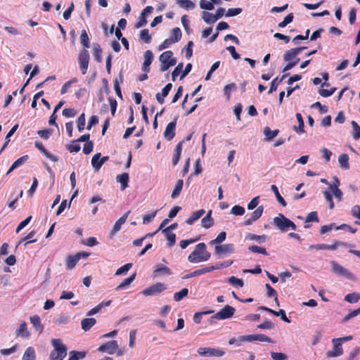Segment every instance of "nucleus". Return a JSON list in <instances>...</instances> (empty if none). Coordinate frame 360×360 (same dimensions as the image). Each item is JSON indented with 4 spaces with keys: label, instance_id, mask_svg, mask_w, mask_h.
I'll return each instance as SVG.
<instances>
[{
    "label": "nucleus",
    "instance_id": "603ef678",
    "mask_svg": "<svg viewBox=\"0 0 360 360\" xmlns=\"http://www.w3.org/2000/svg\"><path fill=\"white\" fill-rule=\"evenodd\" d=\"M140 39L143 41L145 43H150L151 41V36L149 34V30L148 29H143L140 32L139 34Z\"/></svg>",
    "mask_w": 360,
    "mask_h": 360
},
{
    "label": "nucleus",
    "instance_id": "f257e3e1",
    "mask_svg": "<svg viewBox=\"0 0 360 360\" xmlns=\"http://www.w3.org/2000/svg\"><path fill=\"white\" fill-rule=\"evenodd\" d=\"M210 253L207 250L204 243L196 245L195 250L188 255V260L191 263H199L207 261L210 258Z\"/></svg>",
    "mask_w": 360,
    "mask_h": 360
},
{
    "label": "nucleus",
    "instance_id": "f03ea898",
    "mask_svg": "<svg viewBox=\"0 0 360 360\" xmlns=\"http://www.w3.org/2000/svg\"><path fill=\"white\" fill-rule=\"evenodd\" d=\"M51 345L53 350L51 352L50 360H63L67 355V347L63 344L61 339H52Z\"/></svg>",
    "mask_w": 360,
    "mask_h": 360
},
{
    "label": "nucleus",
    "instance_id": "e2e57ef3",
    "mask_svg": "<svg viewBox=\"0 0 360 360\" xmlns=\"http://www.w3.org/2000/svg\"><path fill=\"white\" fill-rule=\"evenodd\" d=\"M294 16L292 13L288 14L283 19V20L278 23L279 27H285L288 24L290 23L293 20Z\"/></svg>",
    "mask_w": 360,
    "mask_h": 360
},
{
    "label": "nucleus",
    "instance_id": "0eeeda50",
    "mask_svg": "<svg viewBox=\"0 0 360 360\" xmlns=\"http://www.w3.org/2000/svg\"><path fill=\"white\" fill-rule=\"evenodd\" d=\"M167 289V285L162 283H157L145 288L142 293L145 296H153L158 295Z\"/></svg>",
    "mask_w": 360,
    "mask_h": 360
},
{
    "label": "nucleus",
    "instance_id": "864d4df0",
    "mask_svg": "<svg viewBox=\"0 0 360 360\" xmlns=\"http://www.w3.org/2000/svg\"><path fill=\"white\" fill-rule=\"evenodd\" d=\"M171 37L175 43L178 42L181 38V31L179 27L173 28L171 31Z\"/></svg>",
    "mask_w": 360,
    "mask_h": 360
},
{
    "label": "nucleus",
    "instance_id": "aec40b11",
    "mask_svg": "<svg viewBox=\"0 0 360 360\" xmlns=\"http://www.w3.org/2000/svg\"><path fill=\"white\" fill-rule=\"evenodd\" d=\"M184 143V141H181L174 148V152L172 157V165L174 166H175L179 161Z\"/></svg>",
    "mask_w": 360,
    "mask_h": 360
},
{
    "label": "nucleus",
    "instance_id": "a211bd4d",
    "mask_svg": "<svg viewBox=\"0 0 360 360\" xmlns=\"http://www.w3.org/2000/svg\"><path fill=\"white\" fill-rule=\"evenodd\" d=\"M172 88V84L171 83H168L166 86L162 89L161 93H158L155 96L158 102L160 104H163L165 102V98L168 95L169 92L171 91Z\"/></svg>",
    "mask_w": 360,
    "mask_h": 360
},
{
    "label": "nucleus",
    "instance_id": "ddd939ff",
    "mask_svg": "<svg viewBox=\"0 0 360 360\" xmlns=\"http://www.w3.org/2000/svg\"><path fill=\"white\" fill-rule=\"evenodd\" d=\"M306 46H301L298 48L291 49L288 50L283 55V60L285 61H290L292 60H295V58H298L297 56L304 49H306Z\"/></svg>",
    "mask_w": 360,
    "mask_h": 360
},
{
    "label": "nucleus",
    "instance_id": "7ed1b4c3",
    "mask_svg": "<svg viewBox=\"0 0 360 360\" xmlns=\"http://www.w3.org/2000/svg\"><path fill=\"white\" fill-rule=\"evenodd\" d=\"M332 268V271L338 276H343L351 281H356V277L351 273L347 269L343 267L335 261L330 262Z\"/></svg>",
    "mask_w": 360,
    "mask_h": 360
},
{
    "label": "nucleus",
    "instance_id": "423d86ee",
    "mask_svg": "<svg viewBox=\"0 0 360 360\" xmlns=\"http://www.w3.org/2000/svg\"><path fill=\"white\" fill-rule=\"evenodd\" d=\"M238 340L240 342L247 341V342H254V341H259V342H267L269 343H273L274 341L266 335L264 334H253V335H241L238 337Z\"/></svg>",
    "mask_w": 360,
    "mask_h": 360
},
{
    "label": "nucleus",
    "instance_id": "5fc2aeb1",
    "mask_svg": "<svg viewBox=\"0 0 360 360\" xmlns=\"http://www.w3.org/2000/svg\"><path fill=\"white\" fill-rule=\"evenodd\" d=\"M229 283L237 288H242L244 285L243 281L235 276H231L230 278H229Z\"/></svg>",
    "mask_w": 360,
    "mask_h": 360
},
{
    "label": "nucleus",
    "instance_id": "0e129e2a",
    "mask_svg": "<svg viewBox=\"0 0 360 360\" xmlns=\"http://www.w3.org/2000/svg\"><path fill=\"white\" fill-rule=\"evenodd\" d=\"M226 237V233L225 231H221L215 239L210 241V244L211 245L219 244V243H222L224 240H225Z\"/></svg>",
    "mask_w": 360,
    "mask_h": 360
},
{
    "label": "nucleus",
    "instance_id": "a18cd8bd",
    "mask_svg": "<svg viewBox=\"0 0 360 360\" xmlns=\"http://www.w3.org/2000/svg\"><path fill=\"white\" fill-rule=\"evenodd\" d=\"M69 321H70L69 317L67 316L64 314H60L58 315L53 319L54 323H56L58 325L67 324L69 322Z\"/></svg>",
    "mask_w": 360,
    "mask_h": 360
},
{
    "label": "nucleus",
    "instance_id": "f704fd0d",
    "mask_svg": "<svg viewBox=\"0 0 360 360\" xmlns=\"http://www.w3.org/2000/svg\"><path fill=\"white\" fill-rule=\"evenodd\" d=\"M30 322L33 325V326L36 328V330H39L41 333L44 330V327L41 323V320L39 316L34 315L30 317Z\"/></svg>",
    "mask_w": 360,
    "mask_h": 360
},
{
    "label": "nucleus",
    "instance_id": "37998d69",
    "mask_svg": "<svg viewBox=\"0 0 360 360\" xmlns=\"http://www.w3.org/2000/svg\"><path fill=\"white\" fill-rule=\"evenodd\" d=\"M351 124L352 126V136L354 140L360 139V126L355 121H352Z\"/></svg>",
    "mask_w": 360,
    "mask_h": 360
},
{
    "label": "nucleus",
    "instance_id": "20e7f679",
    "mask_svg": "<svg viewBox=\"0 0 360 360\" xmlns=\"http://www.w3.org/2000/svg\"><path fill=\"white\" fill-rule=\"evenodd\" d=\"M236 311V309L229 305H226L219 311L211 316V321L213 319L224 320L232 317Z\"/></svg>",
    "mask_w": 360,
    "mask_h": 360
},
{
    "label": "nucleus",
    "instance_id": "13d9d810",
    "mask_svg": "<svg viewBox=\"0 0 360 360\" xmlns=\"http://www.w3.org/2000/svg\"><path fill=\"white\" fill-rule=\"evenodd\" d=\"M132 263H127L123 265L122 266L120 267L115 272V276H120L122 274H125L131 267H132Z\"/></svg>",
    "mask_w": 360,
    "mask_h": 360
},
{
    "label": "nucleus",
    "instance_id": "bb28decb",
    "mask_svg": "<svg viewBox=\"0 0 360 360\" xmlns=\"http://www.w3.org/2000/svg\"><path fill=\"white\" fill-rule=\"evenodd\" d=\"M289 74L288 73H286V74H284L281 77H276V78H274L271 83V86H270V89L269 90V94H271L272 92L274 91H276V89H277V87L278 86V84L282 82V81Z\"/></svg>",
    "mask_w": 360,
    "mask_h": 360
},
{
    "label": "nucleus",
    "instance_id": "4468645a",
    "mask_svg": "<svg viewBox=\"0 0 360 360\" xmlns=\"http://www.w3.org/2000/svg\"><path fill=\"white\" fill-rule=\"evenodd\" d=\"M130 212L131 211H127L118 220L116 221L110 233V237H112L116 233H117L121 229L122 225L126 222Z\"/></svg>",
    "mask_w": 360,
    "mask_h": 360
},
{
    "label": "nucleus",
    "instance_id": "774afa93",
    "mask_svg": "<svg viewBox=\"0 0 360 360\" xmlns=\"http://www.w3.org/2000/svg\"><path fill=\"white\" fill-rule=\"evenodd\" d=\"M271 356L274 360H286L288 359V356L281 352H271Z\"/></svg>",
    "mask_w": 360,
    "mask_h": 360
},
{
    "label": "nucleus",
    "instance_id": "69168bd1",
    "mask_svg": "<svg viewBox=\"0 0 360 360\" xmlns=\"http://www.w3.org/2000/svg\"><path fill=\"white\" fill-rule=\"evenodd\" d=\"M77 122L79 131H82V130H84L86 123L84 113H82L79 116Z\"/></svg>",
    "mask_w": 360,
    "mask_h": 360
},
{
    "label": "nucleus",
    "instance_id": "473e14b6",
    "mask_svg": "<svg viewBox=\"0 0 360 360\" xmlns=\"http://www.w3.org/2000/svg\"><path fill=\"white\" fill-rule=\"evenodd\" d=\"M101 54L102 49L101 48V46L97 43L94 44L93 56L94 57L95 60H96L98 63H101L102 61Z\"/></svg>",
    "mask_w": 360,
    "mask_h": 360
},
{
    "label": "nucleus",
    "instance_id": "9b49d317",
    "mask_svg": "<svg viewBox=\"0 0 360 360\" xmlns=\"http://www.w3.org/2000/svg\"><path fill=\"white\" fill-rule=\"evenodd\" d=\"M118 344L116 340H110L108 342L101 345L98 350L101 352H107L109 354H114L118 349Z\"/></svg>",
    "mask_w": 360,
    "mask_h": 360
},
{
    "label": "nucleus",
    "instance_id": "c03bdc74",
    "mask_svg": "<svg viewBox=\"0 0 360 360\" xmlns=\"http://www.w3.org/2000/svg\"><path fill=\"white\" fill-rule=\"evenodd\" d=\"M345 300L349 303H356L360 300V294L357 292L349 293L345 296Z\"/></svg>",
    "mask_w": 360,
    "mask_h": 360
},
{
    "label": "nucleus",
    "instance_id": "4be33fe9",
    "mask_svg": "<svg viewBox=\"0 0 360 360\" xmlns=\"http://www.w3.org/2000/svg\"><path fill=\"white\" fill-rule=\"evenodd\" d=\"M81 258V254H76L74 256H68L66 261V269H72Z\"/></svg>",
    "mask_w": 360,
    "mask_h": 360
},
{
    "label": "nucleus",
    "instance_id": "3c124183",
    "mask_svg": "<svg viewBox=\"0 0 360 360\" xmlns=\"http://www.w3.org/2000/svg\"><path fill=\"white\" fill-rule=\"evenodd\" d=\"M86 355L84 352L71 351L70 352V357L68 360H79L83 359Z\"/></svg>",
    "mask_w": 360,
    "mask_h": 360
},
{
    "label": "nucleus",
    "instance_id": "338daca9",
    "mask_svg": "<svg viewBox=\"0 0 360 360\" xmlns=\"http://www.w3.org/2000/svg\"><path fill=\"white\" fill-rule=\"evenodd\" d=\"M323 195L326 201L328 202L329 209L333 210L335 207L334 202L333 201V196L330 191H326L323 192Z\"/></svg>",
    "mask_w": 360,
    "mask_h": 360
},
{
    "label": "nucleus",
    "instance_id": "ea45409f",
    "mask_svg": "<svg viewBox=\"0 0 360 360\" xmlns=\"http://www.w3.org/2000/svg\"><path fill=\"white\" fill-rule=\"evenodd\" d=\"M101 157V154L100 153H98L95 154L91 159L92 167L94 168V169L96 171H98L101 167V160H100Z\"/></svg>",
    "mask_w": 360,
    "mask_h": 360
},
{
    "label": "nucleus",
    "instance_id": "c85d7f7f",
    "mask_svg": "<svg viewBox=\"0 0 360 360\" xmlns=\"http://www.w3.org/2000/svg\"><path fill=\"white\" fill-rule=\"evenodd\" d=\"M22 360H36L35 349L33 347H28L25 349Z\"/></svg>",
    "mask_w": 360,
    "mask_h": 360
},
{
    "label": "nucleus",
    "instance_id": "a878e982",
    "mask_svg": "<svg viewBox=\"0 0 360 360\" xmlns=\"http://www.w3.org/2000/svg\"><path fill=\"white\" fill-rule=\"evenodd\" d=\"M96 323L94 318H86L82 320L81 326L84 331L89 330Z\"/></svg>",
    "mask_w": 360,
    "mask_h": 360
},
{
    "label": "nucleus",
    "instance_id": "4d7b16f0",
    "mask_svg": "<svg viewBox=\"0 0 360 360\" xmlns=\"http://www.w3.org/2000/svg\"><path fill=\"white\" fill-rule=\"evenodd\" d=\"M183 67H184L183 63H180L174 68V70L172 72V80L173 82H174L176 80V77L179 76L180 73L182 74Z\"/></svg>",
    "mask_w": 360,
    "mask_h": 360
},
{
    "label": "nucleus",
    "instance_id": "dca6fc26",
    "mask_svg": "<svg viewBox=\"0 0 360 360\" xmlns=\"http://www.w3.org/2000/svg\"><path fill=\"white\" fill-rule=\"evenodd\" d=\"M173 56V52L172 51H166L165 52H163L159 57V60L161 63V65H160V70L161 72H165L166 70H167L169 68H163V67L165 65H167L169 64L168 63L169 62V60L170 58Z\"/></svg>",
    "mask_w": 360,
    "mask_h": 360
},
{
    "label": "nucleus",
    "instance_id": "49530a36",
    "mask_svg": "<svg viewBox=\"0 0 360 360\" xmlns=\"http://www.w3.org/2000/svg\"><path fill=\"white\" fill-rule=\"evenodd\" d=\"M154 274H155V275H158V274L171 275L172 271L169 267H167L166 266L158 265L157 269L154 271Z\"/></svg>",
    "mask_w": 360,
    "mask_h": 360
},
{
    "label": "nucleus",
    "instance_id": "4c0bfd02",
    "mask_svg": "<svg viewBox=\"0 0 360 360\" xmlns=\"http://www.w3.org/2000/svg\"><path fill=\"white\" fill-rule=\"evenodd\" d=\"M246 240H256L258 241L259 243H264L266 241V236L265 235H255L253 233H248L245 236Z\"/></svg>",
    "mask_w": 360,
    "mask_h": 360
},
{
    "label": "nucleus",
    "instance_id": "e433bc0d",
    "mask_svg": "<svg viewBox=\"0 0 360 360\" xmlns=\"http://www.w3.org/2000/svg\"><path fill=\"white\" fill-rule=\"evenodd\" d=\"M80 42L82 44L84 49H89L90 47L89 38L85 30L82 31L80 35Z\"/></svg>",
    "mask_w": 360,
    "mask_h": 360
},
{
    "label": "nucleus",
    "instance_id": "6e6552de",
    "mask_svg": "<svg viewBox=\"0 0 360 360\" xmlns=\"http://www.w3.org/2000/svg\"><path fill=\"white\" fill-rule=\"evenodd\" d=\"M78 61L82 74L85 75L86 73L89 62V53L86 49H83L80 51L78 57Z\"/></svg>",
    "mask_w": 360,
    "mask_h": 360
},
{
    "label": "nucleus",
    "instance_id": "58836bf2",
    "mask_svg": "<svg viewBox=\"0 0 360 360\" xmlns=\"http://www.w3.org/2000/svg\"><path fill=\"white\" fill-rule=\"evenodd\" d=\"M202 18L207 24H213L217 21L214 15L207 11H203L202 13Z\"/></svg>",
    "mask_w": 360,
    "mask_h": 360
},
{
    "label": "nucleus",
    "instance_id": "2f4dec72",
    "mask_svg": "<svg viewBox=\"0 0 360 360\" xmlns=\"http://www.w3.org/2000/svg\"><path fill=\"white\" fill-rule=\"evenodd\" d=\"M338 162L340 164V167L343 169H349V156L347 154L343 153L341 154L338 158Z\"/></svg>",
    "mask_w": 360,
    "mask_h": 360
},
{
    "label": "nucleus",
    "instance_id": "5701e85b",
    "mask_svg": "<svg viewBox=\"0 0 360 360\" xmlns=\"http://www.w3.org/2000/svg\"><path fill=\"white\" fill-rule=\"evenodd\" d=\"M129 176L128 173H122V174H119L116 176V180L117 182L121 184V190L124 191L128 187Z\"/></svg>",
    "mask_w": 360,
    "mask_h": 360
},
{
    "label": "nucleus",
    "instance_id": "f3484780",
    "mask_svg": "<svg viewBox=\"0 0 360 360\" xmlns=\"http://www.w3.org/2000/svg\"><path fill=\"white\" fill-rule=\"evenodd\" d=\"M35 147L40 150L48 159L53 162H57L58 158V157L52 155L51 153H49L44 146L42 143L39 141H35L34 143Z\"/></svg>",
    "mask_w": 360,
    "mask_h": 360
},
{
    "label": "nucleus",
    "instance_id": "39448f33",
    "mask_svg": "<svg viewBox=\"0 0 360 360\" xmlns=\"http://www.w3.org/2000/svg\"><path fill=\"white\" fill-rule=\"evenodd\" d=\"M197 352L200 356L205 357L222 356L225 354L222 349L211 347H199Z\"/></svg>",
    "mask_w": 360,
    "mask_h": 360
},
{
    "label": "nucleus",
    "instance_id": "8fccbe9b",
    "mask_svg": "<svg viewBox=\"0 0 360 360\" xmlns=\"http://www.w3.org/2000/svg\"><path fill=\"white\" fill-rule=\"evenodd\" d=\"M248 250L254 253H259L264 255H268V252H266V248L263 247H259L257 245H250L248 247Z\"/></svg>",
    "mask_w": 360,
    "mask_h": 360
},
{
    "label": "nucleus",
    "instance_id": "7c9ffc66",
    "mask_svg": "<svg viewBox=\"0 0 360 360\" xmlns=\"http://www.w3.org/2000/svg\"><path fill=\"white\" fill-rule=\"evenodd\" d=\"M278 129L271 130V129L269 127H266L264 129V134L265 135V139L268 141H271L278 134Z\"/></svg>",
    "mask_w": 360,
    "mask_h": 360
},
{
    "label": "nucleus",
    "instance_id": "052dcab7",
    "mask_svg": "<svg viewBox=\"0 0 360 360\" xmlns=\"http://www.w3.org/2000/svg\"><path fill=\"white\" fill-rule=\"evenodd\" d=\"M214 4L211 1H207L206 0H200V7L202 9L207 10V11H212L214 8Z\"/></svg>",
    "mask_w": 360,
    "mask_h": 360
},
{
    "label": "nucleus",
    "instance_id": "6e6d98bb",
    "mask_svg": "<svg viewBox=\"0 0 360 360\" xmlns=\"http://www.w3.org/2000/svg\"><path fill=\"white\" fill-rule=\"evenodd\" d=\"M263 211L264 207L262 205H260L257 207V208L251 213L250 217L255 221L261 217Z\"/></svg>",
    "mask_w": 360,
    "mask_h": 360
},
{
    "label": "nucleus",
    "instance_id": "1a4fd4ad",
    "mask_svg": "<svg viewBox=\"0 0 360 360\" xmlns=\"http://www.w3.org/2000/svg\"><path fill=\"white\" fill-rule=\"evenodd\" d=\"M289 219L285 217L283 214H278V215L274 218L273 223L281 231L285 232L288 230Z\"/></svg>",
    "mask_w": 360,
    "mask_h": 360
},
{
    "label": "nucleus",
    "instance_id": "c756f323",
    "mask_svg": "<svg viewBox=\"0 0 360 360\" xmlns=\"http://www.w3.org/2000/svg\"><path fill=\"white\" fill-rule=\"evenodd\" d=\"M184 181L182 179H179L174 186V188L172 193L171 198L172 199H175L179 196L181 191L183 188Z\"/></svg>",
    "mask_w": 360,
    "mask_h": 360
},
{
    "label": "nucleus",
    "instance_id": "6ab92c4d",
    "mask_svg": "<svg viewBox=\"0 0 360 360\" xmlns=\"http://www.w3.org/2000/svg\"><path fill=\"white\" fill-rule=\"evenodd\" d=\"M212 210H209L205 217L201 220V225L205 229L211 228L214 223V219L212 217Z\"/></svg>",
    "mask_w": 360,
    "mask_h": 360
},
{
    "label": "nucleus",
    "instance_id": "72a5a7b5",
    "mask_svg": "<svg viewBox=\"0 0 360 360\" xmlns=\"http://www.w3.org/2000/svg\"><path fill=\"white\" fill-rule=\"evenodd\" d=\"M135 278L136 273H134L129 278H125L119 285H117L116 290H120L126 288L134 281Z\"/></svg>",
    "mask_w": 360,
    "mask_h": 360
},
{
    "label": "nucleus",
    "instance_id": "2eb2a0df",
    "mask_svg": "<svg viewBox=\"0 0 360 360\" xmlns=\"http://www.w3.org/2000/svg\"><path fill=\"white\" fill-rule=\"evenodd\" d=\"M176 124V118L167 125L165 131L164 132V136L167 141H171L174 137Z\"/></svg>",
    "mask_w": 360,
    "mask_h": 360
},
{
    "label": "nucleus",
    "instance_id": "09e8293b",
    "mask_svg": "<svg viewBox=\"0 0 360 360\" xmlns=\"http://www.w3.org/2000/svg\"><path fill=\"white\" fill-rule=\"evenodd\" d=\"M167 239V245L169 247L173 246L176 243V235L172 232H162Z\"/></svg>",
    "mask_w": 360,
    "mask_h": 360
},
{
    "label": "nucleus",
    "instance_id": "bf43d9fd",
    "mask_svg": "<svg viewBox=\"0 0 360 360\" xmlns=\"http://www.w3.org/2000/svg\"><path fill=\"white\" fill-rule=\"evenodd\" d=\"M245 208L240 205H234L231 210V213L236 216H242L245 214Z\"/></svg>",
    "mask_w": 360,
    "mask_h": 360
},
{
    "label": "nucleus",
    "instance_id": "de8ad7c7",
    "mask_svg": "<svg viewBox=\"0 0 360 360\" xmlns=\"http://www.w3.org/2000/svg\"><path fill=\"white\" fill-rule=\"evenodd\" d=\"M188 290L187 288H182L179 292L174 294V300L176 302H179L188 295Z\"/></svg>",
    "mask_w": 360,
    "mask_h": 360
},
{
    "label": "nucleus",
    "instance_id": "cd10ccee",
    "mask_svg": "<svg viewBox=\"0 0 360 360\" xmlns=\"http://www.w3.org/2000/svg\"><path fill=\"white\" fill-rule=\"evenodd\" d=\"M15 334L17 336H21L22 338H29L30 333L27 330V324L25 322L20 323L19 328L16 330Z\"/></svg>",
    "mask_w": 360,
    "mask_h": 360
},
{
    "label": "nucleus",
    "instance_id": "f8f14e48",
    "mask_svg": "<svg viewBox=\"0 0 360 360\" xmlns=\"http://www.w3.org/2000/svg\"><path fill=\"white\" fill-rule=\"evenodd\" d=\"M234 252V245L231 243L216 245L214 252L217 255L223 256Z\"/></svg>",
    "mask_w": 360,
    "mask_h": 360
},
{
    "label": "nucleus",
    "instance_id": "680f3d73",
    "mask_svg": "<svg viewBox=\"0 0 360 360\" xmlns=\"http://www.w3.org/2000/svg\"><path fill=\"white\" fill-rule=\"evenodd\" d=\"M144 61L143 63L146 65H150L153 60V53L150 50H147L144 53Z\"/></svg>",
    "mask_w": 360,
    "mask_h": 360
},
{
    "label": "nucleus",
    "instance_id": "393cba45",
    "mask_svg": "<svg viewBox=\"0 0 360 360\" xmlns=\"http://www.w3.org/2000/svg\"><path fill=\"white\" fill-rule=\"evenodd\" d=\"M111 302H112L111 300H108V301L101 302L97 306H96L95 307H94L93 309L89 310L86 313V315L90 316H93V315L98 313L104 307L110 306L111 304Z\"/></svg>",
    "mask_w": 360,
    "mask_h": 360
},
{
    "label": "nucleus",
    "instance_id": "a19ab883",
    "mask_svg": "<svg viewBox=\"0 0 360 360\" xmlns=\"http://www.w3.org/2000/svg\"><path fill=\"white\" fill-rule=\"evenodd\" d=\"M176 3L180 7L186 10L193 9L195 8V4L191 0H176Z\"/></svg>",
    "mask_w": 360,
    "mask_h": 360
},
{
    "label": "nucleus",
    "instance_id": "9d476101",
    "mask_svg": "<svg viewBox=\"0 0 360 360\" xmlns=\"http://www.w3.org/2000/svg\"><path fill=\"white\" fill-rule=\"evenodd\" d=\"M332 344L333 346V350L328 351L326 353L327 357H337L343 354L342 345L340 343V340L336 338L332 340Z\"/></svg>",
    "mask_w": 360,
    "mask_h": 360
},
{
    "label": "nucleus",
    "instance_id": "79ce46f5",
    "mask_svg": "<svg viewBox=\"0 0 360 360\" xmlns=\"http://www.w3.org/2000/svg\"><path fill=\"white\" fill-rule=\"evenodd\" d=\"M271 190L274 192L276 195L278 202L283 207L286 206V202L284 198L280 195L278 189L276 185L271 186Z\"/></svg>",
    "mask_w": 360,
    "mask_h": 360
},
{
    "label": "nucleus",
    "instance_id": "c9c22d12",
    "mask_svg": "<svg viewBox=\"0 0 360 360\" xmlns=\"http://www.w3.org/2000/svg\"><path fill=\"white\" fill-rule=\"evenodd\" d=\"M296 118L298 122V127L295 126L294 130L300 134L304 133V120L302 119V115L299 112L296 113Z\"/></svg>",
    "mask_w": 360,
    "mask_h": 360
},
{
    "label": "nucleus",
    "instance_id": "b1692460",
    "mask_svg": "<svg viewBox=\"0 0 360 360\" xmlns=\"http://www.w3.org/2000/svg\"><path fill=\"white\" fill-rule=\"evenodd\" d=\"M29 159V156L27 155H25L20 158L17 159L11 166L7 172V174H10L14 169H17L22 165H23L27 160Z\"/></svg>",
    "mask_w": 360,
    "mask_h": 360
},
{
    "label": "nucleus",
    "instance_id": "412c9836",
    "mask_svg": "<svg viewBox=\"0 0 360 360\" xmlns=\"http://www.w3.org/2000/svg\"><path fill=\"white\" fill-rule=\"evenodd\" d=\"M205 210L200 209L198 211L194 212L186 220V223L188 225H192L195 221L198 220L204 214Z\"/></svg>",
    "mask_w": 360,
    "mask_h": 360
}]
</instances>
